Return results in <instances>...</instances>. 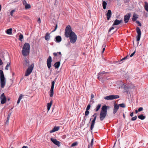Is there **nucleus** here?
Listing matches in <instances>:
<instances>
[{
  "instance_id": "nucleus-22",
  "label": "nucleus",
  "mask_w": 148,
  "mask_h": 148,
  "mask_svg": "<svg viewBox=\"0 0 148 148\" xmlns=\"http://www.w3.org/2000/svg\"><path fill=\"white\" fill-rule=\"evenodd\" d=\"M95 121H96L95 120L93 119L92 120V121L91 122V125L90 126V130H93V129L94 128Z\"/></svg>"
},
{
  "instance_id": "nucleus-42",
  "label": "nucleus",
  "mask_w": 148,
  "mask_h": 148,
  "mask_svg": "<svg viewBox=\"0 0 148 148\" xmlns=\"http://www.w3.org/2000/svg\"><path fill=\"white\" fill-rule=\"evenodd\" d=\"M55 84V82L54 81H53L51 82V88H54V86Z\"/></svg>"
},
{
  "instance_id": "nucleus-55",
  "label": "nucleus",
  "mask_w": 148,
  "mask_h": 148,
  "mask_svg": "<svg viewBox=\"0 0 148 148\" xmlns=\"http://www.w3.org/2000/svg\"><path fill=\"white\" fill-rule=\"evenodd\" d=\"M23 4L24 5H25L26 3H27V2H26V1L25 0H23Z\"/></svg>"
},
{
  "instance_id": "nucleus-9",
  "label": "nucleus",
  "mask_w": 148,
  "mask_h": 148,
  "mask_svg": "<svg viewBox=\"0 0 148 148\" xmlns=\"http://www.w3.org/2000/svg\"><path fill=\"white\" fill-rule=\"evenodd\" d=\"M29 51L30 50L23 49L22 53L24 58H26L27 56L29 54Z\"/></svg>"
},
{
  "instance_id": "nucleus-12",
  "label": "nucleus",
  "mask_w": 148,
  "mask_h": 148,
  "mask_svg": "<svg viewBox=\"0 0 148 148\" xmlns=\"http://www.w3.org/2000/svg\"><path fill=\"white\" fill-rule=\"evenodd\" d=\"M23 49L30 50V46L29 44L28 43H25L23 45Z\"/></svg>"
},
{
  "instance_id": "nucleus-7",
  "label": "nucleus",
  "mask_w": 148,
  "mask_h": 148,
  "mask_svg": "<svg viewBox=\"0 0 148 148\" xmlns=\"http://www.w3.org/2000/svg\"><path fill=\"white\" fill-rule=\"evenodd\" d=\"M131 16V14L130 13H128L127 14L125 15L124 16V21L125 23H127L129 20Z\"/></svg>"
},
{
  "instance_id": "nucleus-61",
  "label": "nucleus",
  "mask_w": 148,
  "mask_h": 148,
  "mask_svg": "<svg viewBox=\"0 0 148 148\" xmlns=\"http://www.w3.org/2000/svg\"><path fill=\"white\" fill-rule=\"evenodd\" d=\"M133 112H132L130 114V116H131V117H132L133 116Z\"/></svg>"
},
{
  "instance_id": "nucleus-40",
  "label": "nucleus",
  "mask_w": 148,
  "mask_h": 148,
  "mask_svg": "<svg viewBox=\"0 0 148 148\" xmlns=\"http://www.w3.org/2000/svg\"><path fill=\"white\" fill-rule=\"evenodd\" d=\"M137 117L136 116H135L134 117H132L131 119V121H135Z\"/></svg>"
},
{
  "instance_id": "nucleus-29",
  "label": "nucleus",
  "mask_w": 148,
  "mask_h": 148,
  "mask_svg": "<svg viewBox=\"0 0 148 148\" xmlns=\"http://www.w3.org/2000/svg\"><path fill=\"white\" fill-rule=\"evenodd\" d=\"M101 104H98L96 106V108L94 109L95 112H97L98 111L100 108L101 107Z\"/></svg>"
},
{
  "instance_id": "nucleus-59",
  "label": "nucleus",
  "mask_w": 148,
  "mask_h": 148,
  "mask_svg": "<svg viewBox=\"0 0 148 148\" xmlns=\"http://www.w3.org/2000/svg\"><path fill=\"white\" fill-rule=\"evenodd\" d=\"M97 113H95L92 116V117H95V116H97Z\"/></svg>"
},
{
  "instance_id": "nucleus-8",
  "label": "nucleus",
  "mask_w": 148,
  "mask_h": 148,
  "mask_svg": "<svg viewBox=\"0 0 148 148\" xmlns=\"http://www.w3.org/2000/svg\"><path fill=\"white\" fill-rule=\"evenodd\" d=\"M105 72H99L98 73L97 78L100 80H102L103 79L104 76L103 75L106 74Z\"/></svg>"
},
{
  "instance_id": "nucleus-56",
  "label": "nucleus",
  "mask_w": 148,
  "mask_h": 148,
  "mask_svg": "<svg viewBox=\"0 0 148 148\" xmlns=\"http://www.w3.org/2000/svg\"><path fill=\"white\" fill-rule=\"evenodd\" d=\"M94 95L93 94H92L91 95V98L90 99H93V98H94Z\"/></svg>"
},
{
  "instance_id": "nucleus-47",
  "label": "nucleus",
  "mask_w": 148,
  "mask_h": 148,
  "mask_svg": "<svg viewBox=\"0 0 148 148\" xmlns=\"http://www.w3.org/2000/svg\"><path fill=\"white\" fill-rule=\"evenodd\" d=\"M143 108L142 107H140L139 108L138 110V112H140L143 110Z\"/></svg>"
},
{
  "instance_id": "nucleus-24",
  "label": "nucleus",
  "mask_w": 148,
  "mask_h": 148,
  "mask_svg": "<svg viewBox=\"0 0 148 148\" xmlns=\"http://www.w3.org/2000/svg\"><path fill=\"white\" fill-rule=\"evenodd\" d=\"M59 129V127L55 126L52 130L50 131V132L51 133H52L56 131H58Z\"/></svg>"
},
{
  "instance_id": "nucleus-18",
  "label": "nucleus",
  "mask_w": 148,
  "mask_h": 148,
  "mask_svg": "<svg viewBox=\"0 0 148 148\" xmlns=\"http://www.w3.org/2000/svg\"><path fill=\"white\" fill-rule=\"evenodd\" d=\"M121 88H123L125 90H127L128 88L127 85L124 84L122 82L121 83Z\"/></svg>"
},
{
  "instance_id": "nucleus-60",
  "label": "nucleus",
  "mask_w": 148,
  "mask_h": 148,
  "mask_svg": "<svg viewBox=\"0 0 148 148\" xmlns=\"http://www.w3.org/2000/svg\"><path fill=\"white\" fill-rule=\"evenodd\" d=\"M3 64V62L2 60L0 58V66L1 65Z\"/></svg>"
},
{
  "instance_id": "nucleus-14",
  "label": "nucleus",
  "mask_w": 148,
  "mask_h": 148,
  "mask_svg": "<svg viewBox=\"0 0 148 148\" xmlns=\"http://www.w3.org/2000/svg\"><path fill=\"white\" fill-rule=\"evenodd\" d=\"M112 16V12L110 10H108L106 14L107 18L109 20Z\"/></svg>"
},
{
  "instance_id": "nucleus-53",
  "label": "nucleus",
  "mask_w": 148,
  "mask_h": 148,
  "mask_svg": "<svg viewBox=\"0 0 148 148\" xmlns=\"http://www.w3.org/2000/svg\"><path fill=\"white\" fill-rule=\"evenodd\" d=\"M114 29V27H111L109 30H108V32H110L111 31V30H113V29Z\"/></svg>"
},
{
  "instance_id": "nucleus-25",
  "label": "nucleus",
  "mask_w": 148,
  "mask_h": 148,
  "mask_svg": "<svg viewBox=\"0 0 148 148\" xmlns=\"http://www.w3.org/2000/svg\"><path fill=\"white\" fill-rule=\"evenodd\" d=\"M50 38L49 34L48 33H46L45 36V39L46 40H49Z\"/></svg>"
},
{
  "instance_id": "nucleus-30",
  "label": "nucleus",
  "mask_w": 148,
  "mask_h": 148,
  "mask_svg": "<svg viewBox=\"0 0 148 148\" xmlns=\"http://www.w3.org/2000/svg\"><path fill=\"white\" fill-rule=\"evenodd\" d=\"M53 89L54 88H51V89L50 90V93H49V95L51 97H53V94L54 93Z\"/></svg>"
},
{
  "instance_id": "nucleus-35",
  "label": "nucleus",
  "mask_w": 148,
  "mask_h": 148,
  "mask_svg": "<svg viewBox=\"0 0 148 148\" xmlns=\"http://www.w3.org/2000/svg\"><path fill=\"white\" fill-rule=\"evenodd\" d=\"M23 97V95L22 94H21L20 95V96L19 97L18 99V100L17 102V103L18 104L19 103L21 99Z\"/></svg>"
},
{
  "instance_id": "nucleus-15",
  "label": "nucleus",
  "mask_w": 148,
  "mask_h": 148,
  "mask_svg": "<svg viewBox=\"0 0 148 148\" xmlns=\"http://www.w3.org/2000/svg\"><path fill=\"white\" fill-rule=\"evenodd\" d=\"M1 87V88H3L5 84V78L0 79Z\"/></svg>"
},
{
  "instance_id": "nucleus-16",
  "label": "nucleus",
  "mask_w": 148,
  "mask_h": 148,
  "mask_svg": "<svg viewBox=\"0 0 148 148\" xmlns=\"http://www.w3.org/2000/svg\"><path fill=\"white\" fill-rule=\"evenodd\" d=\"M122 21V20H119L118 19H116L114 22L113 24L112 25L113 26L114 25H117L120 23H121Z\"/></svg>"
},
{
  "instance_id": "nucleus-44",
  "label": "nucleus",
  "mask_w": 148,
  "mask_h": 148,
  "mask_svg": "<svg viewBox=\"0 0 148 148\" xmlns=\"http://www.w3.org/2000/svg\"><path fill=\"white\" fill-rule=\"evenodd\" d=\"M94 99H90V101L89 102V103H92V104H93L94 103Z\"/></svg>"
},
{
  "instance_id": "nucleus-57",
  "label": "nucleus",
  "mask_w": 148,
  "mask_h": 148,
  "mask_svg": "<svg viewBox=\"0 0 148 148\" xmlns=\"http://www.w3.org/2000/svg\"><path fill=\"white\" fill-rule=\"evenodd\" d=\"M6 32L8 34H9V29L6 30Z\"/></svg>"
},
{
  "instance_id": "nucleus-36",
  "label": "nucleus",
  "mask_w": 148,
  "mask_h": 148,
  "mask_svg": "<svg viewBox=\"0 0 148 148\" xmlns=\"http://www.w3.org/2000/svg\"><path fill=\"white\" fill-rule=\"evenodd\" d=\"M117 106H118L119 108V106L123 108H125L126 106L125 104L124 103H122L119 104H117Z\"/></svg>"
},
{
  "instance_id": "nucleus-54",
  "label": "nucleus",
  "mask_w": 148,
  "mask_h": 148,
  "mask_svg": "<svg viewBox=\"0 0 148 148\" xmlns=\"http://www.w3.org/2000/svg\"><path fill=\"white\" fill-rule=\"evenodd\" d=\"M12 28H10V35L12 34Z\"/></svg>"
},
{
  "instance_id": "nucleus-20",
  "label": "nucleus",
  "mask_w": 148,
  "mask_h": 148,
  "mask_svg": "<svg viewBox=\"0 0 148 148\" xmlns=\"http://www.w3.org/2000/svg\"><path fill=\"white\" fill-rule=\"evenodd\" d=\"M129 57L128 56H126L124 57L123 58H122L120 60H119L117 62L119 63V64H121L123 62L124 60H126V59H127L128 58H129Z\"/></svg>"
},
{
  "instance_id": "nucleus-6",
  "label": "nucleus",
  "mask_w": 148,
  "mask_h": 148,
  "mask_svg": "<svg viewBox=\"0 0 148 148\" xmlns=\"http://www.w3.org/2000/svg\"><path fill=\"white\" fill-rule=\"evenodd\" d=\"M52 62V58L51 56H49L47 58V67L50 69L51 66V63Z\"/></svg>"
},
{
  "instance_id": "nucleus-31",
  "label": "nucleus",
  "mask_w": 148,
  "mask_h": 148,
  "mask_svg": "<svg viewBox=\"0 0 148 148\" xmlns=\"http://www.w3.org/2000/svg\"><path fill=\"white\" fill-rule=\"evenodd\" d=\"M138 117L141 120H144L145 118V116L143 114L138 116Z\"/></svg>"
},
{
  "instance_id": "nucleus-10",
  "label": "nucleus",
  "mask_w": 148,
  "mask_h": 148,
  "mask_svg": "<svg viewBox=\"0 0 148 148\" xmlns=\"http://www.w3.org/2000/svg\"><path fill=\"white\" fill-rule=\"evenodd\" d=\"M107 114V113H104L101 112L99 117L100 120L101 121H102L104 119L106 116Z\"/></svg>"
},
{
  "instance_id": "nucleus-4",
  "label": "nucleus",
  "mask_w": 148,
  "mask_h": 148,
  "mask_svg": "<svg viewBox=\"0 0 148 148\" xmlns=\"http://www.w3.org/2000/svg\"><path fill=\"white\" fill-rule=\"evenodd\" d=\"M136 29L137 33V35L136 37V40L139 41L140 40L141 35V30L139 27H136Z\"/></svg>"
},
{
  "instance_id": "nucleus-3",
  "label": "nucleus",
  "mask_w": 148,
  "mask_h": 148,
  "mask_svg": "<svg viewBox=\"0 0 148 148\" xmlns=\"http://www.w3.org/2000/svg\"><path fill=\"white\" fill-rule=\"evenodd\" d=\"M119 96L118 95H110L105 97L104 99L106 100H113L114 99L119 98Z\"/></svg>"
},
{
  "instance_id": "nucleus-46",
  "label": "nucleus",
  "mask_w": 148,
  "mask_h": 148,
  "mask_svg": "<svg viewBox=\"0 0 148 148\" xmlns=\"http://www.w3.org/2000/svg\"><path fill=\"white\" fill-rule=\"evenodd\" d=\"M136 22L137 24H138V25L139 26H141V23L138 21H136Z\"/></svg>"
},
{
  "instance_id": "nucleus-34",
  "label": "nucleus",
  "mask_w": 148,
  "mask_h": 148,
  "mask_svg": "<svg viewBox=\"0 0 148 148\" xmlns=\"http://www.w3.org/2000/svg\"><path fill=\"white\" fill-rule=\"evenodd\" d=\"M89 114V112L88 110H86L85 112V116H84V118L85 120V121L86 120V119L85 118V116H87Z\"/></svg>"
},
{
  "instance_id": "nucleus-19",
  "label": "nucleus",
  "mask_w": 148,
  "mask_h": 148,
  "mask_svg": "<svg viewBox=\"0 0 148 148\" xmlns=\"http://www.w3.org/2000/svg\"><path fill=\"white\" fill-rule=\"evenodd\" d=\"M54 40L57 42H59L62 40L61 37L60 36H57L56 37Z\"/></svg>"
},
{
  "instance_id": "nucleus-45",
  "label": "nucleus",
  "mask_w": 148,
  "mask_h": 148,
  "mask_svg": "<svg viewBox=\"0 0 148 148\" xmlns=\"http://www.w3.org/2000/svg\"><path fill=\"white\" fill-rule=\"evenodd\" d=\"M90 108V104L89 103L87 106V108H86V110H89Z\"/></svg>"
},
{
  "instance_id": "nucleus-2",
  "label": "nucleus",
  "mask_w": 148,
  "mask_h": 148,
  "mask_svg": "<svg viewBox=\"0 0 148 148\" xmlns=\"http://www.w3.org/2000/svg\"><path fill=\"white\" fill-rule=\"evenodd\" d=\"M24 62L23 64L24 67L26 68L28 66L27 69L25 72V75L26 76H28L32 72L34 67V64H31L30 66H29V60L26 58H24Z\"/></svg>"
},
{
  "instance_id": "nucleus-39",
  "label": "nucleus",
  "mask_w": 148,
  "mask_h": 148,
  "mask_svg": "<svg viewBox=\"0 0 148 148\" xmlns=\"http://www.w3.org/2000/svg\"><path fill=\"white\" fill-rule=\"evenodd\" d=\"M77 144V142H75L73 143L71 145V146L74 147Z\"/></svg>"
},
{
  "instance_id": "nucleus-43",
  "label": "nucleus",
  "mask_w": 148,
  "mask_h": 148,
  "mask_svg": "<svg viewBox=\"0 0 148 148\" xmlns=\"http://www.w3.org/2000/svg\"><path fill=\"white\" fill-rule=\"evenodd\" d=\"M106 47V45L105 44H104L103 45V49L102 53H103L105 50V47Z\"/></svg>"
},
{
  "instance_id": "nucleus-32",
  "label": "nucleus",
  "mask_w": 148,
  "mask_h": 148,
  "mask_svg": "<svg viewBox=\"0 0 148 148\" xmlns=\"http://www.w3.org/2000/svg\"><path fill=\"white\" fill-rule=\"evenodd\" d=\"M0 79L4 78L3 72L1 70H0Z\"/></svg>"
},
{
  "instance_id": "nucleus-63",
  "label": "nucleus",
  "mask_w": 148,
  "mask_h": 148,
  "mask_svg": "<svg viewBox=\"0 0 148 148\" xmlns=\"http://www.w3.org/2000/svg\"><path fill=\"white\" fill-rule=\"evenodd\" d=\"M138 112V110H135V112L136 114Z\"/></svg>"
},
{
  "instance_id": "nucleus-23",
  "label": "nucleus",
  "mask_w": 148,
  "mask_h": 148,
  "mask_svg": "<svg viewBox=\"0 0 148 148\" xmlns=\"http://www.w3.org/2000/svg\"><path fill=\"white\" fill-rule=\"evenodd\" d=\"M60 61H58L56 62L54 64L53 66L56 69H58L60 66Z\"/></svg>"
},
{
  "instance_id": "nucleus-58",
  "label": "nucleus",
  "mask_w": 148,
  "mask_h": 148,
  "mask_svg": "<svg viewBox=\"0 0 148 148\" xmlns=\"http://www.w3.org/2000/svg\"><path fill=\"white\" fill-rule=\"evenodd\" d=\"M38 22L39 23L41 22L40 19V18H39L38 19Z\"/></svg>"
},
{
  "instance_id": "nucleus-48",
  "label": "nucleus",
  "mask_w": 148,
  "mask_h": 148,
  "mask_svg": "<svg viewBox=\"0 0 148 148\" xmlns=\"http://www.w3.org/2000/svg\"><path fill=\"white\" fill-rule=\"evenodd\" d=\"M57 27H58L57 25V24H56V26H55V29L54 30H53L52 31V32H53L55 31L56 30V29H57Z\"/></svg>"
},
{
  "instance_id": "nucleus-17",
  "label": "nucleus",
  "mask_w": 148,
  "mask_h": 148,
  "mask_svg": "<svg viewBox=\"0 0 148 148\" xmlns=\"http://www.w3.org/2000/svg\"><path fill=\"white\" fill-rule=\"evenodd\" d=\"M119 109V108L118 106H117V104L114 103V109H113V113L114 114H115L116 113L117 111H118V109Z\"/></svg>"
},
{
  "instance_id": "nucleus-38",
  "label": "nucleus",
  "mask_w": 148,
  "mask_h": 148,
  "mask_svg": "<svg viewBox=\"0 0 148 148\" xmlns=\"http://www.w3.org/2000/svg\"><path fill=\"white\" fill-rule=\"evenodd\" d=\"M23 38V35L22 34H20L19 36V40H20L22 41V39Z\"/></svg>"
},
{
  "instance_id": "nucleus-52",
  "label": "nucleus",
  "mask_w": 148,
  "mask_h": 148,
  "mask_svg": "<svg viewBox=\"0 0 148 148\" xmlns=\"http://www.w3.org/2000/svg\"><path fill=\"white\" fill-rule=\"evenodd\" d=\"M15 10H13L11 11L10 13V14L11 16H12V15L13 13V12H15Z\"/></svg>"
},
{
  "instance_id": "nucleus-62",
  "label": "nucleus",
  "mask_w": 148,
  "mask_h": 148,
  "mask_svg": "<svg viewBox=\"0 0 148 148\" xmlns=\"http://www.w3.org/2000/svg\"><path fill=\"white\" fill-rule=\"evenodd\" d=\"M23 148H28V147L27 146H23Z\"/></svg>"
},
{
  "instance_id": "nucleus-49",
  "label": "nucleus",
  "mask_w": 148,
  "mask_h": 148,
  "mask_svg": "<svg viewBox=\"0 0 148 148\" xmlns=\"http://www.w3.org/2000/svg\"><path fill=\"white\" fill-rule=\"evenodd\" d=\"M93 139H92L90 143V145L91 147H92L93 145Z\"/></svg>"
},
{
  "instance_id": "nucleus-21",
  "label": "nucleus",
  "mask_w": 148,
  "mask_h": 148,
  "mask_svg": "<svg viewBox=\"0 0 148 148\" xmlns=\"http://www.w3.org/2000/svg\"><path fill=\"white\" fill-rule=\"evenodd\" d=\"M54 56L56 57L58 56L60 58H61L62 56L61 53V52H57V53L54 52L53 53Z\"/></svg>"
},
{
  "instance_id": "nucleus-37",
  "label": "nucleus",
  "mask_w": 148,
  "mask_h": 148,
  "mask_svg": "<svg viewBox=\"0 0 148 148\" xmlns=\"http://www.w3.org/2000/svg\"><path fill=\"white\" fill-rule=\"evenodd\" d=\"M25 9H28L31 8V6L30 5L26 3L25 5Z\"/></svg>"
},
{
  "instance_id": "nucleus-51",
  "label": "nucleus",
  "mask_w": 148,
  "mask_h": 148,
  "mask_svg": "<svg viewBox=\"0 0 148 148\" xmlns=\"http://www.w3.org/2000/svg\"><path fill=\"white\" fill-rule=\"evenodd\" d=\"M135 52H136V51H135L130 55V57H132L134 55L135 53Z\"/></svg>"
},
{
  "instance_id": "nucleus-27",
  "label": "nucleus",
  "mask_w": 148,
  "mask_h": 148,
  "mask_svg": "<svg viewBox=\"0 0 148 148\" xmlns=\"http://www.w3.org/2000/svg\"><path fill=\"white\" fill-rule=\"evenodd\" d=\"M52 101L51 100L49 103L47 104V109L48 111H49L50 110L52 104Z\"/></svg>"
},
{
  "instance_id": "nucleus-41",
  "label": "nucleus",
  "mask_w": 148,
  "mask_h": 148,
  "mask_svg": "<svg viewBox=\"0 0 148 148\" xmlns=\"http://www.w3.org/2000/svg\"><path fill=\"white\" fill-rule=\"evenodd\" d=\"M9 114L8 115V116L7 117V120L5 123V124L6 125L7 124L8 125V122H9Z\"/></svg>"
},
{
  "instance_id": "nucleus-13",
  "label": "nucleus",
  "mask_w": 148,
  "mask_h": 148,
  "mask_svg": "<svg viewBox=\"0 0 148 148\" xmlns=\"http://www.w3.org/2000/svg\"><path fill=\"white\" fill-rule=\"evenodd\" d=\"M51 141L55 144L59 146L60 145V142L56 140V139L51 138Z\"/></svg>"
},
{
  "instance_id": "nucleus-33",
  "label": "nucleus",
  "mask_w": 148,
  "mask_h": 148,
  "mask_svg": "<svg viewBox=\"0 0 148 148\" xmlns=\"http://www.w3.org/2000/svg\"><path fill=\"white\" fill-rule=\"evenodd\" d=\"M107 5L106 2L105 1H103L102 2V6L103 8L105 9L106 8V6Z\"/></svg>"
},
{
  "instance_id": "nucleus-26",
  "label": "nucleus",
  "mask_w": 148,
  "mask_h": 148,
  "mask_svg": "<svg viewBox=\"0 0 148 148\" xmlns=\"http://www.w3.org/2000/svg\"><path fill=\"white\" fill-rule=\"evenodd\" d=\"M144 3V8L145 10L148 12V3L147 2H145Z\"/></svg>"
},
{
  "instance_id": "nucleus-5",
  "label": "nucleus",
  "mask_w": 148,
  "mask_h": 148,
  "mask_svg": "<svg viewBox=\"0 0 148 148\" xmlns=\"http://www.w3.org/2000/svg\"><path fill=\"white\" fill-rule=\"evenodd\" d=\"M0 99L1 104H4L5 103L6 101V99L4 93H2L1 95L0 96Z\"/></svg>"
},
{
  "instance_id": "nucleus-50",
  "label": "nucleus",
  "mask_w": 148,
  "mask_h": 148,
  "mask_svg": "<svg viewBox=\"0 0 148 148\" xmlns=\"http://www.w3.org/2000/svg\"><path fill=\"white\" fill-rule=\"evenodd\" d=\"M9 66V64H8L6 66V67L5 68V69L6 70H8V67Z\"/></svg>"
},
{
  "instance_id": "nucleus-1",
  "label": "nucleus",
  "mask_w": 148,
  "mask_h": 148,
  "mask_svg": "<svg viewBox=\"0 0 148 148\" xmlns=\"http://www.w3.org/2000/svg\"><path fill=\"white\" fill-rule=\"evenodd\" d=\"M65 36L66 38L69 37L70 41L71 43H75L77 40V36L72 31L71 28L69 25H68L66 28Z\"/></svg>"
},
{
  "instance_id": "nucleus-28",
  "label": "nucleus",
  "mask_w": 148,
  "mask_h": 148,
  "mask_svg": "<svg viewBox=\"0 0 148 148\" xmlns=\"http://www.w3.org/2000/svg\"><path fill=\"white\" fill-rule=\"evenodd\" d=\"M138 18V16L136 14H134L133 16L132 17V21H136L137 19Z\"/></svg>"
},
{
  "instance_id": "nucleus-64",
  "label": "nucleus",
  "mask_w": 148,
  "mask_h": 148,
  "mask_svg": "<svg viewBox=\"0 0 148 148\" xmlns=\"http://www.w3.org/2000/svg\"><path fill=\"white\" fill-rule=\"evenodd\" d=\"M96 118H97V116H95V117L93 119H95V120H96Z\"/></svg>"
},
{
  "instance_id": "nucleus-11",
  "label": "nucleus",
  "mask_w": 148,
  "mask_h": 148,
  "mask_svg": "<svg viewBox=\"0 0 148 148\" xmlns=\"http://www.w3.org/2000/svg\"><path fill=\"white\" fill-rule=\"evenodd\" d=\"M110 108V107L109 106H108L106 105H104L102 107L101 112L107 113V109H109Z\"/></svg>"
}]
</instances>
